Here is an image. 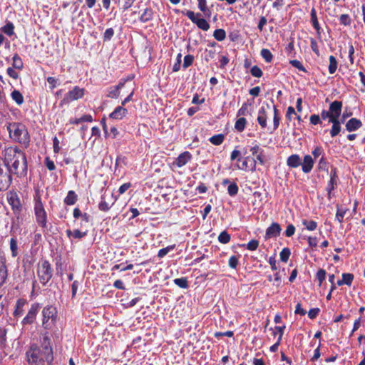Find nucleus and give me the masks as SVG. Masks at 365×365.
<instances>
[{"instance_id":"1","label":"nucleus","mask_w":365,"mask_h":365,"mask_svg":"<svg viewBox=\"0 0 365 365\" xmlns=\"http://www.w3.org/2000/svg\"><path fill=\"white\" fill-rule=\"evenodd\" d=\"M4 165L19 177L27 174V160L25 153L16 146L9 147L3 151Z\"/></svg>"},{"instance_id":"2","label":"nucleus","mask_w":365,"mask_h":365,"mask_svg":"<svg viewBox=\"0 0 365 365\" xmlns=\"http://www.w3.org/2000/svg\"><path fill=\"white\" fill-rule=\"evenodd\" d=\"M26 357L29 365H44V361L51 364L53 359V350L49 343L45 341L41 347L31 345L26 351Z\"/></svg>"},{"instance_id":"3","label":"nucleus","mask_w":365,"mask_h":365,"mask_svg":"<svg viewBox=\"0 0 365 365\" xmlns=\"http://www.w3.org/2000/svg\"><path fill=\"white\" fill-rule=\"evenodd\" d=\"M9 137L15 142L27 148L30 143V135L25 125L21 123L12 122L6 124Z\"/></svg>"},{"instance_id":"4","label":"nucleus","mask_w":365,"mask_h":365,"mask_svg":"<svg viewBox=\"0 0 365 365\" xmlns=\"http://www.w3.org/2000/svg\"><path fill=\"white\" fill-rule=\"evenodd\" d=\"M34 212L36 222L43 229L47 227V215L39 195L35 197Z\"/></svg>"},{"instance_id":"5","label":"nucleus","mask_w":365,"mask_h":365,"mask_svg":"<svg viewBox=\"0 0 365 365\" xmlns=\"http://www.w3.org/2000/svg\"><path fill=\"white\" fill-rule=\"evenodd\" d=\"M37 274L41 284L45 285L52 277L51 264L47 260L41 261L37 269Z\"/></svg>"},{"instance_id":"6","label":"nucleus","mask_w":365,"mask_h":365,"mask_svg":"<svg viewBox=\"0 0 365 365\" xmlns=\"http://www.w3.org/2000/svg\"><path fill=\"white\" fill-rule=\"evenodd\" d=\"M43 327L45 329H51L55 324L57 311L53 306H47L42 311Z\"/></svg>"},{"instance_id":"7","label":"nucleus","mask_w":365,"mask_h":365,"mask_svg":"<svg viewBox=\"0 0 365 365\" xmlns=\"http://www.w3.org/2000/svg\"><path fill=\"white\" fill-rule=\"evenodd\" d=\"M11 174L9 168L0 164V191L6 190L9 187L12 182Z\"/></svg>"},{"instance_id":"8","label":"nucleus","mask_w":365,"mask_h":365,"mask_svg":"<svg viewBox=\"0 0 365 365\" xmlns=\"http://www.w3.org/2000/svg\"><path fill=\"white\" fill-rule=\"evenodd\" d=\"M182 13L187 16L192 23L196 24L199 29L203 31H207L210 29L209 23L205 19L200 18L201 14L200 13L195 14L192 11H186Z\"/></svg>"},{"instance_id":"9","label":"nucleus","mask_w":365,"mask_h":365,"mask_svg":"<svg viewBox=\"0 0 365 365\" xmlns=\"http://www.w3.org/2000/svg\"><path fill=\"white\" fill-rule=\"evenodd\" d=\"M85 94V89L78 86H75L71 91H68L63 99V103H69L81 98Z\"/></svg>"},{"instance_id":"10","label":"nucleus","mask_w":365,"mask_h":365,"mask_svg":"<svg viewBox=\"0 0 365 365\" xmlns=\"http://www.w3.org/2000/svg\"><path fill=\"white\" fill-rule=\"evenodd\" d=\"M39 308L38 304H34L31 305V309H29L27 315L23 319L24 324H31L37 314L38 310Z\"/></svg>"},{"instance_id":"11","label":"nucleus","mask_w":365,"mask_h":365,"mask_svg":"<svg viewBox=\"0 0 365 365\" xmlns=\"http://www.w3.org/2000/svg\"><path fill=\"white\" fill-rule=\"evenodd\" d=\"M8 202L14 213H19L21 211V202L16 193H11L8 197Z\"/></svg>"},{"instance_id":"12","label":"nucleus","mask_w":365,"mask_h":365,"mask_svg":"<svg viewBox=\"0 0 365 365\" xmlns=\"http://www.w3.org/2000/svg\"><path fill=\"white\" fill-rule=\"evenodd\" d=\"M341 108L342 102L335 101L330 104L329 111L330 112V114H331V117L333 118L339 119L341 112Z\"/></svg>"},{"instance_id":"13","label":"nucleus","mask_w":365,"mask_h":365,"mask_svg":"<svg viewBox=\"0 0 365 365\" xmlns=\"http://www.w3.org/2000/svg\"><path fill=\"white\" fill-rule=\"evenodd\" d=\"M267 109H269V105H267L266 107L262 106L258 111L257 121L262 128H264L267 126Z\"/></svg>"},{"instance_id":"14","label":"nucleus","mask_w":365,"mask_h":365,"mask_svg":"<svg viewBox=\"0 0 365 365\" xmlns=\"http://www.w3.org/2000/svg\"><path fill=\"white\" fill-rule=\"evenodd\" d=\"M314 159L309 155H306L304 157L303 162H301L302 170L304 173H309L313 168Z\"/></svg>"},{"instance_id":"15","label":"nucleus","mask_w":365,"mask_h":365,"mask_svg":"<svg viewBox=\"0 0 365 365\" xmlns=\"http://www.w3.org/2000/svg\"><path fill=\"white\" fill-rule=\"evenodd\" d=\"M191 157L192 155L188 151L183 152L176 158L174 165L178 168H181L191 159Z\"/></svg>"},{"instance_id":"16","label":"nucleus","mask_w":365,"mask_h":365,"mask_svg":"<svg viewBox=\"0 0 365 365\" xmlns=\"http://www.w3.org/2000/svg\"><path fill=\"white\" fill-rule=\"evenodd\" d=\"M337 184V175L335 169L331 170L330 172V180L327 187V191L328 192V197H331V192L334 190L335 186Z\"/></svg>"},{"instance_id":"17","label":"nucleus","mask_w":365,"mask_h":365,"mask_svg":"<svg viewBox=\"0 0 365 365\" xmlns=\"http://www.w3.org/2000/svg\"><path fill=\"white\" fill-rule=\"evenodd\" d=\"M127 113V109L120 106L116 107L109 116L112 119L121 120L125 116Z\"/></svg>"},{"instance_id":"18","label":"nucleus","mask_w":365,"mask_h":365,"mask_svg":"<svg viewBox=\"0 0 365 365\" xmlns=\"http://www.w3.org/2000/svg\"><path fill=\"white\" fill-rule=\"evenodd\" d=\"M281 228L278 223L273 222L266 230L267 237H274L280 234Z\"/></svg>"},{"instance_id":"19","label":"nucleus","mask_w":365,"mask_h":365,"mask_svg":"<svg viewBox=\"0 0 365 365\" xmlns=\"http://www.w3.org/2000/svg\"><path fill=\"white\" fill-rule=\"evenodd\" d=\"M125 82H120L117 86L110 87L107 94L108 98H117L120 96V90L124 86Z\"/></svg>"},{"instance_id":"20","label":"nucleus","mask_w":365,"mask_h":365,"mask_svg":"<svg viewBox=\"0 0 365 365\" xmlns=\"http://www.w3.org/2000/svg\"><path fill=\"white\" fill-rule=\"evenodd\" d=\"M362 125L361 120L356 118H351L346 123V128L349 132L354 131Z\"/></svg>"},{"instance_id":"21","label":"nucleus","mask_w":365,"mask_h":365,"mask_svg":"<svg viewBox=\"0 0 365 365\" xmlns=\"http://www.w3.org/2000/svg\"><path fill=\"white\" fill-rule=\"evenodd\" d=\"M287 165L289 168H296L301 165V158L299 155L293 154L288 157Z\"/></svg>"},{"instance_id":"22","label":"nucleus","mask_w":365,"mask_h":365,"mask_svg":"<svg viewBox=\"0 0 365 365\" xmlns=\"http://www.w3.org/2000/svg\"><path fill=\"white\" fill-rule=\"evenodd\" d=\"M331 123L333 124L332 128L330 130V135L331 137L336 136L341 131V122L339 119L331 118Z\"/></svg>"},{"instance_id":"23","label":"nucleus","mask_w":365,"mask_h":365,"mask_svg":"<svg viewBox=\"0 0 365 365\" xmlns=\"http://www.w3.org/2000/svg\"><path fill=\"white\" fill-rule=\"evenodd\" d=\"M354 275L350 273H344L342 274V279L338 280L337 284L339 286H341L343 284H346L350 286L353 282Z\"/></svg>"},{"instance_id":"24","label":"nucleus","mask_w":365,"mask_h":365,"mask_svg":"<svg viewBox=\"0 0 365 365\" xmlns=\"http://www.w3.org/2000/svg\"><path fill=\"white\" fill-rule=\"evenodd\" d=\"M256 160L252 159V163L250 165V170L252 171H255L256 170V160H257L261 165H264L265 160L264 155H263V151H260L259 154L255 155Z\"/></svg>"},{"instance_id":"25","label":"nucleus","mask_w":365,"mask_h":365,"mask_svg":"<svg viewBox=\"0 0 365 365\" xmlns=\"http://www.w3.org/2000/svg\"><path fill=\"white\" fill-rule=\"evenodd\" d=\"M66 235L69 238L81 239L86 235V232H81L79 230H75L73 231L67 230Z\"/></svg>"},{"instance_id":"26","label":"nucleus","mask_w":365,"mask_h":365,"mask_svg":"<svg viewBox=\"0 0 365 365\" xmlns=\"http://www.w3.org/2000/svg\"><path fill=\"white\" fill-rule=\"evenodd\" d=\"M7 277V269L5 263L0 261V286H1L6 281Z\"/></svg>"},{"instance_id":"27","label":"nucleus","mask_w":365,"mask_h":365,"mask_svg":"<svg viewBox=\"0 0 365 365\" xmlns=\"http://www.w3.org/2000/svg\"><path fill=\"white\" fill-rule=\"evenodd\" d=\"M77 200V195L74 191L71 190L68 192L67 196L64 200V202L68 205H73Z\"/></svg>"},{"instance_id":"28","label":"nucleus","mask_w":365,"mask_h":365,"mask_svg":"<svg viewBox=\"0 0 365 365\" xmlns=\"http://www.w3.org/2000/svg\"><path fill=\"white\" fill-rule=\"evenodd\" d=\"M11 96L17 105L21 106L24 103V96L19 91L14 90L11 93Z\"/></svg>"},{"instance_id":"29","label":"nucleus","mask_w":365,"mask_h":365,"mask_svg":"<svg viewBox=\"0 0 365 365\" xmlns=\"http://www.w3.org/2000/svg\"><path fill=\"white\" fill-rule=\"evenodd\" d=\"M153 12L151 9H145L140 16V21L142 22H147L153 19Z\"/></svg>"},{"instance_id":"30","label":"nucleus","mask_w":365,"mask_h":365,"mask_svg":"<svg viewBox=\"0 0 365 365\" xmlns=\"http://www.w3.org/2000/svg\"><path fill=\"white\" fill-rule=\"evenodd\" d=\"M246 123V119L244 117H241L236 120L235 124V128L238 132H242L245 128Z\"/></svg>"},{"instance_id":"31","label":"nucleus","mask_w":365,"mask_h":365,"mask_svg":"<svg viewBox=\"0 0 365 365\" xmlns=\"http://www.w3.org/2000/svg\"><path fill=\"white\" fill-rule=\"evenodd\" d=\"M329 72L330 74H333L336 72L337 68V61L336 58L334 56H330L329 58Z\"/></svg>"},{"instance_id":"32","label":"nucleus","mask_w":365,"mask_h":365,"mask_svg":"<svg viewBox=\"0 0 365 365\" xmlns=\"http://www.w3.org/2000/svg\"><path fill=\"white\" fill-rule=\"evenodd\" d=\"M135 1V0H118V3L123 11H126L133 6Z\"/></svg>"},{"instance_id":"33","label":"nucleus","mask_w":365,"mask_h":365,"mask_svg":"<svg viewBox=\"0 0 365 365\" xmlns=\"http://www.w3.org/2000/svg\"><path fill=\"white\" fill-rule=\"evenodd\" d=\"M214 38L219 41H223L226 37V33L224 29H216L213 33Z\"/></svg>"},{"instance_id":"34","label":"nucleus","mask_w":365,"mask_h":365,"mask_svg":"<svg viewBox=\"0 0 365 365\" xmlns=\"http://www.w3.org/2000/svg\"><path fill=\"white\" fill-rule=\"evenodd\" d=\"M302 225L309 231H313L316 230L317 227V222L314 220H303Z\"/></svg>"},{"instance_id":"35","label":"nucleus","mask_w":365,"mask_h":365,"mask_svg":"<svg viewBox=\"0 0 365 365\" xmlns=\"http://www.w3.org/2000/svg\"><path fill=\"white\" fill-rule=\"evenodd\" d=\"M225 137L222 134L213 135L210 138V142L215 145H219L222 143Z\"/></svg>"},{"instance_id":"36","label":"nucleus","mask_w":365,"mask_h":365,"mask_svg":"<svg viewBox=\"0 0 365 365\" xmlns=\"http://www.w3.org/2000/svg\"><path fill=\"white\" fill-rule=\"evenodd\" d=\"M198 1V7L200 10L205 14L206 16H210V11L207 7L206 0H197Z\"/></svg>"},{"instance_id":"37","label":"nucleus","mask_w":365,"mask_h":365,"mask_svg":"<svg viewBox=\"0 0 365 365\" xmlns=\"http://www.w3.org/2000/svg\"><path fill=\"white\" fill-rule=\"evenodd\" d=\"M10 249L12 257H16L18 255V245L15 238H11L10 240Z\"/></svg>"},{"instance_id":"38","label":"nucleus","mask_w":365,"mask_h":365,"mask_svg":"<svg viewBox=\"0 0 365 365\" xmlns=\"http://www.w3.org/2000/svg\"><path fill=\"white\" fill-rule=\"evenodd\" d=\"M14 26L11 22H8L4 27H2L1 30L2 31L8 35L9 36H11L14 34Z\"/></svg>"},{"instance_id":"39","label":"nucleus","mask_w":365,"mask_h":365,"mask_svg":"<svg viewBox=\"0 0 365 365\" xmlns=\"http://www.w3.org/2000/svg\"><path fill=\"white\" fill-rule=\"evenodd\" d=\"M13 67L16 69H21L23 68V61L18 54H15L13 57Z\"/></svg>"},{"instance_id":"40","label":"nucleus","mask_w":365,"mask_h":365,"mask_svg":"<svg viewBox=\"0 0 365 365\" xmlns=\"http://www.w3.org/2000/svg\"><path fill=\"white\" fill-rule=\"evenodd\" d=\"M311 21L314 28L317 31L319 30L320 27L317 20V12L314 8L311 11Z\"/></svg>"},{"instance_id":"41","label":"nucleus","mask_w":365,"mask_h":365,"mask_svg":"<svg viewBox=\"0 0 365 365\" xmlns=\"http://www.w3.org/2000/svg\"><path fill=\"white\" fill-rule=\"evenodd\" d=\"M261 56L264 59V61L267 63H269L272 61L273 58V56L269 50L267 48H263L261 51Z\"/></svg>"},{"instance_id":"42","label":"nucleus","mask_w":365,"mask_h":365,"mask_svg":"<svg viewBox=\"0 0 365 365\" xmlns=\"http://www.w3.org/2000/svg\"><path fill=\"white\" fill-rule=\"evenodd\" d=\"M291 252L289 248H284L279 253L280 260L284 262H287L290 256Z\"/></svg>"},{"instance_id":"43","label":"nucleus","mask_w":365,"mask_h":365,"mask_svg":"<svg viewBox=\"0 0 365 365\" xmlns=\"http://www.w3.org/2000/svg\"><path fill=\"white\" fill-rule=\"evenodd\" d=\"M175 245H170V246H168L167 247L160 249L158 251V257L159 258L164 257L170 251L173 250L175 249Z\"/></svg>"},{"instance_id":"44","label":"nucleus","mask_w":365,"mask_h":365,"mask_svg":"<svg viewBox=\"0 0 365 365\" xmlns=\"http://www.w3.org/2000/svg\"><path fill=\"white\" fill-rule=\"evenodd\" d=\"M218 240L221 243L227 244L230 240V235L226 231H223L218 236Z\"/></svg>"},{"instance_id":"45","label":"nucleus","mask_w":365,"mask_h":365,"mask_svg":"<svg viewBox=\"0 0 365 365\" xmlns=\"http://www.w3.org/2000/svg\"><path fill=\"white\" fill-rule=\"evenodd\" d=\"M174 283L180 288H187L188 287L187 280L184 277L175 279Z\"/></svg>"},{"instance_id":"46","label":"nucleus","mask_w":365,"mask_h":365,"mask_svg":"<svg viewBox=\"0 0 365 365\" xmlns=\"http://www.w3.org/2000/svg\"><path fill=\"white\" fill-rule=\"evenodd\" d=\"M279 120H280V117H279V110H278V109L275 106H274L273 123H274V130L278 128V127L279 125Z\"/></svg>"},{"instance_id":"47","label":"nucleus","mask_w":365,"mask_h":365,"mask_svg":"<svg viewBox=\"0 0 365 365\" xmlns=\"http://www.w3.org/2000/svg\"><path fill=\"white\" fill-rule=\"evenodd\" d=\"M24 305V302H23L21 300L17 301L16 304V309L14 312V315L15 317L20 316L22 314V312H23L22 307Z\"/></svg>"},{"instance_id":"48","label":"nucleus","mask_w":365,"mask_h":365,"mask_svg":"<svg viewBox=\"0 0 365 365\" xmlns=\"http://www.w3.org/2000/svg\"><path fill=\"white\" fill-rule=\"evenodd\" d=\"M238 190H239L238 186L235 182L230 184V185L227 187V191L230 196L236 195L238 192Z\"/></svg>"},{"instance_id":"49","label":"nucleus","mask_w":365,"mask_h":365,"mask_svg":"<svg viewBox=\"0 0 365 365\" xmlns=\"http://www.w3.org/2000/svg\"><path fill=\"white\" fill-rule=\"evenodd\" d=\"M193 61H194V56H192V55H187L185 56L184 58V61H183V68H188L190 66H191L193 63Z\"/></svg>"},{"instance_id":"50","label":"nucleus","mask_w":365,"mask_h":365,"mask_svg":"<svg viewBox=\"0 0 365 365\" xmlns=\"http://www.w3.org/2000/svg\"><path fill=\"white\" fill-rule=\"evenodd\" d=\"M341 24L349 26L351 24V18L348 14H341L339 17Z\"/></svg>"},{"instance_id":"51","label":"nucleus","mask_w":365,"mask_h":365,"mask_svg":"<svg viewBox=\"0 0 365 365\" xmlns=\"http://www.w3.org/2000/svg\"><path fill=\"white\" fill-rule=\"evenodd\" d=\"M248 107L249 105L247 103H243L237 112V116H245L247 115L249 113Z\"/></svg>"},{"instance_id":"52","label":"nucleus","mask_w":365,"mask_h":365,"mask_svg":"<svg viewBox=\"0 0 365 365\" xmlns=\"http://www.w3.org/2000/svg\"><path fill=\"white\" fill-rule=\"evenodd\" d=\"M251 74L257 78H259L262 76V71L257 66H254L250 70Z\"/></svg>"},{"instance_id":"53","label":"nucleus","mask_w":365,"mask_h":365,"mask_svg":"<svg viewBox=\"0 0 365 365\" xmlns=\"http://www.w3.org/2000/svg\"><path fill=\"white\" fill-rule=\"evenodd\" d=\"M259 246V242L256 240H250L247 245V249L251 251L256 250Z\"/></svg>"},{"instance_id":"54","label":"nucleus","mask_w":365,"mask_h":365,"mask_svg":"<svg viewBox=\"0 0 365 365\" xmlns=\"http://www.w3.org/2000/svg\"><path fill=\"white\" fill-rule=\"evenodd\" d=\"M290 64L295 67L296 68L299 69V71L307 72L305 68L303 66L302 63L298 60H292L290 61Z\"/></svg>"},{"instance_id":"55","label":"nucleus","mask_w":365,"mask_h":365,"mask_svg":"<svg viewBox=\"0 0 365 365\" xmlns=\"http://www.w3.org/2000/svg\"><path fill=\"white\" fill-rule=\"evenodd\" d=\"M103 199L104 198L103 197L101 201L100 202V203L98 205V208L101 211L107 212L109 210L110 206Z\"/></svg>"},{"instance_id":"56","label":"nucleus","mask_w":365,"mask_h":365,"mask_svg":"<svg viewBox=\"0 0 365 365\" xmlns=\"http://www.w3.org/2000/svg\"><path fill=\"white\" fill-rule=\"evenodd\" d=\"M325 277L326 272L324 269H320L319 270H318V272H317V278L319 282V285H321L322 282L325 279Z\"/></svg>"},{"instance_id":"57","label":"nucleus","mask_w":365,"mask_h":365,"mask_svg":"<svg viewBox=\"0 0 365 365\" xmlns=\"http://www.w3.org/2000/svg\"><path fill=\"white\" fill-rule=\"evenodd\" d=\"M239 263L238 258L236 256H232L229 259V266L232 269H236Z\"/></svg>"},{"instance_id":"58","label":"nucleus","mask_w":365,"mask_h":365,"mask_svg":"<svg viewBox=\"0 0 365 365\" xmlns=\"http://www.w3.org/2000/svg\"><path fill=\"white\" fill-rule=\"evenodd\" d=\"M294 232H295L294 226L292 224H290L287 227L284 234L287 237H292L294 234Z\"/></svg>"},{"instance_id":"59","label":"nucleus","mask_w":365,"mask_h":365,"mask_svg":"<svg viewBox=\"0 0 365 365\" xmlns=\"http://www.w3.org/2000/svg\"><path fill=\"white\" fill-rule=\"evenodd\" d=\"M310 123L313 125H318L322 123L319 115L314 114L310 116Z\"/></svg>"},{"instance_id":"60","label":"nucleus","mask_w":365,"mask_h":365,"mask_svg":"<svg viewBox=\"0 0 365 365\" xmlns=\"http://www.w3.org/2000/svg\"><path fill=\"white\" fill-rule=\"evenodd\" d=\"M181 58H182L181 53H178V55L177 56V59H176V63L174 64L173 68V71L176 72L180 70V63H181Z\"/></svg>"},{"instance_id":"61","label":"nucleus","mask_w":365,"mask_h":365,"mask_svg":"<svg viewBox=\"0 0 365 365\" xmlns=\"http://www.w3.org/2000/svg\"><path fill=\"white\" fill-rule=\"evenodd\" d=\"M114 35V31L112 28L107 29L104 33V39L110 40Z\"/></svg>"},{"instance_id":"62","label":"nucleus","mask_w":365,"mask_h":365,"mask_svg":"<svg viewBox=\"0 0 365 365\" xmlns=\"http://www.w3.org/2000/svg\"><path fill=\"white\" fill-rule=\"evenodd\" d=\"M249 160H250L249 157L245 158L244 159V160L242 162L241 165H239V164L237 165V168L241 169V170H246L247 168H248L250 167L248 165Z\"/></svg>"},{"instance_id":"63","label":"nucleus","mask_w":365,"mask_h":365,"mask_svg":"<svg viewBox=\"0 0 365 365\" xmlns=\"http://www.w3.org/2000/svg\"><path fill=\"white\" fill-rule=\"evenodd\" d=\"M308 243H309V247L314 250L317 247V237H308Z\"/></svg>"},{"instance_id":"64","label":"nucleus","mask_w":365,"mask_h":365,"mask_svg":"<svg viewBox=\"0 0 365 365\" xmlns=\"http://www.w3.org/2000/svg\"><path fill=\"white\" fill-rule=\"evenodd\" d=\"M319 308L311 309L308 312V316L310 319H314L319 312Z\"/></svg>"}]
</instances>
